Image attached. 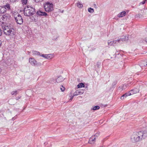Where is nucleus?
<instances>
[{"label": "nucleus", "instance_id": "obj_1", "mask_svg": "<svg viewBox=\"0 0 147 147\" xmlns=\"http://www.w3.org/2000/svg\"><path fill=\"white\" fill-rule=\"evenodd\" d=\"M147 137L146 131L134 132L131 136V141L133 142H137Z\"/></svg>", "mask_w": 147, "mask_h": 147}, {"label": "nucleus", "instance_id": "obj_2", "mask_svg": "<svg viewBox=\"0 0 147 147\" xmlns=\"http://www.w3.org/2000/svg\"><path fill=\"white\" fill-rule=\"evenodd\" d=\"M4 34L6 35L13 36L14 35V29L10 26H2Z\"/></svg>", "mask_w": 147, "mask_h": 147}, {"label": "nucleus", "instance_id": "obj_3", "mask_svg": "<svg viewBox=\"0 0 147 147\" xmlns=\"http://www.w3.org/2000/svg\"><path fill=\"white\" fill-rule=\"evenodd\" d=\"M34 8L30 6H26L24 9V15L26 16H30L33 15L35 13Z\"/></svg>", "mask_w": 147, "mask_h": 147}, {"label": "nucleus", "instance_id": "obj_4", "mask_svg": "<svg viewBox=\"0 0 147 147\" xmlns=\"http://www.w3.org/2000/svg\"><path fill=\"white\" fill-rule=\"evenodd\" d=\"M44 8L46 12H51L53 10V4H50L49 3H47L44 5Z\"/></svg>", "mask_w": 147, "mask_h": 147}, {"label": "nucleus", "instance_id": "obj_5", "mask_svg": "<svg viewBox=\"0 0 147 147\" xmlns=\"http://www.w3.org/2000/svg\"><path fill=\"white\" fill-rule=\"evenodd\" d=\"M10 9L9 4H7L3 6H0V14H3L5 13L7 10H9Z\"/></svg>", "mask_w": 147, "mask_h": 147}, {"label": "nucleus", "instance_id": "obj_6", "mask_svg": "<svg viewBox=\"0 0 147 147\" xmlns=\"http://www.w3.org/2000/svg\"><path fill=\"white\" fill-rule=\"evenodd\" d=\"M10 18V16L6 14L0 17V21L3 20V22L8 21Z\"/></svg>", "mask_w": 147, "mask_h": 147}, {"label": "nucleus", "instance_id": "obj_7", "mask_svg": "<svg viewBox=\"0 0 147 147\" xmlns=\"http://www.w3.org/2000/svg\"><path fill=\"white\" fill-rule=\"evenodd\" d=\"M15 19L17 23L19 24H21L23 22V20L22 17L19 14H18L17 16L15 17Z\"/></svg>", "mask_w": 147, "mask_h": 147}, {"label": "nucleus", "instance_id": "obj_8", "mask_svg": "<svg viewBox=\"0 0 147 147\" xmlns=\"http://www.w3.org/2000/svg\"><path fill=\"white\" fill-rule=\"evenodd\" d=\"M84 93V90L82 89L78 90H77L74 93V96H77L81 94Z\"/></svg>", "mask_w": 147, "mask_h": 147}, {"label": "nucleus", "instance_id": "obj_9", "mask_svg": "<svg viewBox=\"0 0 147 147\" xmlns=\"http://www.w3.org/2000/svg\"><path fill=\"white\" fill-rule=\"evenodd\" d=\"M128 39V38L127 36L126 37L123 36H122V38H121L117 39V41L119 42L120 43H122V42L123 41H127Z\"/></svg>", "mask_w": 147, "mask_h": 147}, {"label": "nucleus", "instance_id": "obj_10", "mask_svg": "<svg viewBox=\"0 0 147 147\" xmlns=\"http://www.w3.org/2000/svg\"><path fill=\"white\" fill-rule=\"evenodd\" d=\"M29 62L31 65L33 66H35L36 63L37 61L34 58H30L29 59Z\"/></svg>", "mask_w": 147, "mask_h": 147}, {"label": "nucleus", "instance_id": "obj_11", "mask_svg": "<svg viewBox=\"0 0 147 147\" xmlns=\"http://www.w3.org/2000/svg\"><path fill=\"white\" fill-rule=\"evenodd\" d=\"M139 90L137 88H136L133 90H131L130 91H129V96L135 93H136L139 92Z\"/></svg>", "mask_w": 147, "mask_h": 147}, {"label": "nucleus", "instance_id": "obj_12", "mask_svg": "<svg viewBox=\"0 0 147 147\" xmlns=\"http://www.w3.org/2000/svg\"><path fill=\"white\" fill-rule=\"evenodd\" d=\"M36 14L39 16H46L47 15V13L42 11L41 10L38 11L36 13Z\"/></svg>", "mask_w": 147, "mask_h": 147}, {"label": "nucleus", "instance_id": "obj_13", "mask_svg": "<svg viewBox=\"0 0 147 147\" xmlns=\"http://www.w3.org/2000/svg\"><path fill=\"white\" fill-rule=\"evenodd\" d=\"M95 141V138L94 137H92L89 139L88 143L90 144L94 143Z\"/></svg>", "mask_w": 147, "mask_h": 147}, {"label": "nucleus", "instance_id": "obj_14", "mask_svg": "<svg viewBox=\"0 0 147 147\" xmlns=\"http://www.w3.org/2000/svg\"><path fill=\"white\" fill-rule=\"evenodd\" d=\"M140 63L141 67H143L147 66V61H141Z\"/></svg>", "mask_w": 147, "mask_h": 147}, {"label": "nucleus", "instance_id": "obj_15", "mask_svg": "<svg viewBox=\"0 0 147 147\" xmlns=\"http://www.w3.org/2000/svg\"><path fill=\"white\" fill-rule=\"evenodd\" d=\"M126 14V12L125 11H122L119 13L117 16L119 18H122L124 16H125Z\"/></svg>", "mask_w": 147, "mask_h": 147}, {"label": "nucleus", "instance_id": "obj_16", "mask_svg": "<svg viewBox=\"0 0 147 147\" xmlns=\"http://www.w3.org/2000/svg\"><path fill=\"white\" fill-rule=\"evenodd\" d=\"M64 80V78L61 76L59 77L56 79V82L57 83H59L63 81Z\"/></svg>", "mask_w": 147, "mask_h": 147}, {"label": "nucleus", "instance_id": "obj_17", "mask_svg": "<svg viewBox=\"0 0 147 147\" xmlns=\"http://www.w3.org/2000/svg\"><path fill=\"white\" fill-rule=\"evenodd\" d=\"M54 57V55L53 54H49L46 55V58L47 59H51Z\"/></svg>", "mask_w": 147, "mask_h": 147}, {"label": "nucleus", "instance_id": "obj_18", "mask_svg": "<svg viewBox=\"0 0 147 147\" xmlns=\"http://www.w3.org/2000/svg\"><path fill=\"white\" fill-rule=\"evenodd\" d=\"M128 96H129V93H126L121 96V100H123L125 98L127 97Z\"/></svg>", "mask_w": 147, "mask_h": 147}, {"label": "nucleus", "instance_id": "obj_19", "mask_svg": "<svg viewBox=\"0 0 147 147\" xmlns=\"http://www.w3.org/2000/svg\"><path fill=\"white\" fill-rule=\"evenodd\" d=\"M32 52L33 54L35 55H40V53L39 52L35 51H32Z\"/></svg>", "mask_w": 147, "mask_h": 147}, {"label": "nucleus", "instance_id": "obj_20", "mask_svg": "<svg viewBox=\"0 0 147 147\" xmlns=\"http://www.w3.org/2000/svg\"><path fill=\"white\" fill-rule=\"evenodd\" d=\"M100 108V107L99 106H96L92 108L91 109L94 110H96L99 109Z\"/></svg>", "mask_w": 147, "mask_h": 147}, {"label": "nucleus", "instance_id": "obj_21", "mask_svg": "<svg viewBox=\"0 0 147 147\" xmlns=\"http://www.w3.org/2000/svg\"><path fill=\"white\" fill-rule=\"evenodd\" d=\"M136 17L137 18H143V16L142 14L140 13H138L136 15Z\"/></svg>", "mask_w": 147, "mask_h": 147}, {"label": "nucleus", "instance_id": "obj_22", "mask_svg": "<svg viewBox=\"0 0 147 147\" xmlns=\"http://www.w3.org/2000/svg\"><path fill=\"white\" fill-rule=\"evenodd\" d=\"M78 88H82V87H84V85L83 83H79L78 85Z\"/></svg>", "mask_w": 147, "mask_h": 147}, {"label": "nucleus", "instance_id": "obj_23", "mask_svg": "<svg viewBox=\"0 0 147 147\" xmlns=\"http://www.w3.org/2000/svg\"><path fill=\"white\" fill-rule=\"evenodd\" d=\"M56 82V80L54 78H52L50 79L49 82L52 84H53V83H55Z\"/></svg>", "mask_w": 147, "mask_h": 147}, {"label": "nucleus", "instance_id": "obj_24", "mask_svg": "<svg viewBox=\"0 0 147 147\" xmlns=\"http://www.w3.org/2000/svg\"><path fill=\"white\" fill-rule=\"evenodd\" d=\"M88 11L89 12L91 13H92L94 12V9L91 7L88 9Z\"/></svg>", "mask_w": 147, "mask_h": 147}, {"label": "nucleus", "instance_id": "obj_25", "mask_svg": "<svg viewBox=\"0 0 147 147\" xmlns=\"http://www.w3.org/2000/svg\"><path fill=\"white\" fill-rule=\"evenodd\" d=\"M77 6L79 8H81L83 7V5L82 4H81L80 2L77 3Z\"/></svg>", "mask_w": 147, "mask_h": 147}, {"label": "nucleus", "instance_id": "obj_26", "mask_svg": "<svg viewBox=\"0 0 147 147\" xmlns=\"http://www.w3.org/2000/svg\"><path fill=\"white\" fill-rule=\"evenodd\" d=\"M113 41H110V42H108V45H109L111 46V45H114V43L113 42Z\"/></svg>", "mask_w": 147, "mask_h": 147}, {"label": "nucleus", "instance_id": "obj_27", "mask_svg": "<svg viewBox=\"0 0 147 147\" xmlns=\"http://www.w3.org/2000/svg\"><path fill=\"white\" fill-rule=\"evenodd\" d=\"M41 64L40 63V62L38 63L37 62V63H36V64H35V66H41Z\"/></svg>", "mask_w": 147, "mask_h": 147}, {"label": "nucleus", "instance_id": "obj_28", "mask_svg": "<svg viewBox=\"0 0 147 147\" xmlns=\"http://www.w3.org/2000/svg\"><path fill=\"white\" fill-rule=\"evenodd\" d=\"M17 91H12L11 92V94L12 95H16L17 94Z\"/></svg>", "mask_w": 147, "mask_h": 147}, {"label": "nucleus", "instance_id": "obj_29", "mask_svg": "<svg viewBox=\"0 0 147 147\" xmlns=\"http://www.w3.org/2000/svg\"><path fill=\"white\" fill-rule=\"evenodd\" d=\"M113 42L114 43V45L115 44H118V43H120L119 42L117 41V39L113 41Z\"/></svg>", "mask_w": 147, "mask_h": 147}, {"label": "nucleus", "instance_id": "obj_30", "mask_svg": "<svg viewBox=\"0 0 147 147\" xmlns=\"http://www.w3.org/2000/svg\"><path fill=\"white\" fill-rule=\"evenodd\" d=\"M124 85H123V86H120L118 89H119V90H123V86H124Z\"/></svg>", "mask_w": 147, "mask_h": 147}, {"label": "nucleus", "instance_id": "obj_31", "mask_svg": "<svg viewBox=\"0 0 147 147\" xmlns=\"http://www.w3.org/2000/svg\"><path fill=\"white\" fill-rule=\"evenodd\" d=\"M60 89L62 92H63L65 90V88L62 86V88H61Z\"/></svg>", "mask_w": 147, "mask_h": 147}, {"label": "nucleus", "instance_id": "obj_32", "mask_svg": "<svg viewBox=\"0 0 147 147\" xmlns=\"http://www.w3.org/2000/svg\"><path fill=\"white\" fill-rule=\"evenodd\" d=\"M23 3L26 4L27 3V0H22Z\"/></svg>", "mask_w": 147, "mask_h": 147}, {"label": "nucleus", "instance_id": "obj_33", "mask_svg": "<svg viewBox=\"0 0 147 147\" xmlns=\"http://www.w3.org/2000/svg\"><path fill=\"white\" fill-rule=\"evenodd\" d=\"M43 0H35V2L38 3L39 2H41Z\"/></svg>", "mask_w": 147, "mask_h": 147}, {"label": "nucleus", "instance_id": "obj_34", "mask_svg": "<svg viewBox=\"0 0 147 147\" xmlns=\"http://www.w3.org/2000/svg\"><path fill=\"white\" fill-rule=\"evenodd\" d=\"M145 3H146V2L144 1H144H142V2H141V3H140V4L141 5V4H142L143 5Z\"/></svg>", "mask_w": 147, "mask_h": 147}, {"label": "nucleus", "instance_id": "obj_35", "mask_svg": "<svg viewBox=\"0 0 147 147\" xmlns=\"http://www.w3.org/2000/svg\"><path fill=\"white\" fill-rule=\"evenodd\" d=\"M46 55H44V54H42V55H41L40 54V56H42V57H43L46 58Z\"/></svg>", "mask_w": 147, "mask_h": 147}, {"label": "nucleus", "instance_id": "obj_36", "mask_svg": "<svg viewBox=\"0 0 147 147\" xmlns=\"http://www.w3.org/2000/svg\"><path fill=\"white\" fill-rule=\"evenodd\" d=\"M143 40L146 42L147 43V37L143 39Z\"/></svg>", "mask_w": 147, "mask_h": 147}, {"label": "nucleus", "instance_id": "obj_37", "mask_svg": "<svg viewBox=\"0 0 147 147\" xmlns=\"http://www.w3.org/2000/svg\"><path fill=\"white\" fill-rule=\"evenodd\" d=\"M74 95H73V96H72L71 98L69 100V101H71L73 99L74 97Z\"/></svg>", "mask_w": 147, "mask_h": 147}, {"label": "nucleus", "instance_id": "obj_38", "mask_svg": "<svg viewBox=\"0 0 147 147\" xmlns=\"http://www.w3.org/2000/svg\"><path fill=\"white\" fill-rule=\"evenodd\" d=\"M2 32L1 28H0V36L2 35Z\"/></svg>", "mask_w": 147, "mask_h": 147}, {"label": "nucleus", "instance_id": "obj_39", "mask_svg": "<svg viewBox=\"0 0 147 147\" xmlns=\"http://www.w3.org/2000/svg\"><path fill=\"white\" fill-rule=\"evenodd\" d=\"M94 7L96 8H97V7L96 5L95 4H94Z\"/></svg>", "mask_w": 147, "mask_h": 147}, {"label": "nucleus", "instance_id": "obj_40", "mask_svg": "<svg viewBox=\"0 0 147 147\" xmlns=\"http://www.w3.org/2000/svg\"><path fill=\"white\" fill-rule=\"evenodd\" d=\"M130 80L131 81H132V80H133V79L132 78H129V81Z\"/></svg>", "mask_w": 147, "mask_h": 147}, {"label": "nucleus", "instance_id": "obj_41", "mask_svg": "<svg viewBox=\"0 0 147 147\" xmlns=\"http://www.w3.org/2000/svg\"><path fill=\"white\" fill-rule=\"evenodd\" d=\"M20 98V97H18V98H16V100H18V99H19V98Z\"/></svg>", "mask_w": 147, "mask_h": 147}, {"label": "nucleus", "instance_id": "obj_42", "mask_svg": "<svg viewBox=\"0 0 147 147\" xmlns=\"http://www.w3.org/2000/svg\"><path fill=\"white\" fill-rule=\"evenodd\" d=\"M130 36H131V37H133L134 36H132V34H131L130 35Z\"/></svg>", "mask_w": 147, "mask_h": 147}, {"label": "nucleus", "instance_id": "obj_43", "mask_svg": "<svg viewBox=\"0 0 147 147\" xmlns=\"http://www.w3.org/2000/svg\"><path fill=\"white\" fill-rule=\"evenodd\" d=\"M1 40H0V46H1Z\"/></svg>", "mask_w": 147, "mask_h": 147}, {"label": "nucleus", "instance_id": "obj_44", "mask_svg": "<svg viewBox=\"0 0 147 147\" xmlns=\"http://www.w3.org/2000/svg\"><path fill=\"white\" fill-rule=\"evenodd\" d=\"M116 82H113V84H114V85H115V84H116Z\"/></svg>", "mask_w": 147, "mask_h": 147}, {"label": "nucleus", "instance_id": "obj_45", "mask_svg": "<svg viewBox=\"0 0 147 147\" xmlns=\"http://www.w3.org/2000/svg\"><path fill=\"white\" fill-rule=\"evenodd\" d=\"M12 120H15V119L14 118V117L12 118Z\"/></svg>", "mask_w": 147, "mask_h": 147}, {"label": "nucleus", "instance_id": "obj_46", "mask_svg": "<svg viewBox=\"0 0 147 147\" xmlns=\"http://www.w3.org/2000/svg\"><path fill=\"white\" fill-rule=\"evenodd\" d=\"M145 30L146 31V32H147V27L146 28Z\"/></svg>", "mask_w": 147, "mask_h": 147}, {"label": "nucleus", "instance_id": "obj_47", "mask_svg": "<svg viewBox=\"0 0 147 147\" xmlns=\"http://www.w3.org/2000/svg\"><path fill=\"white\" fill-rule=\"evenodd\" d=\"M99 65H99V64H97V65L98 67H99Z\"/></svg>", "mask_w": 147, "mask_h": 147}, {"label": "nucleus", "instance_id": "obj_48", "mask_svg": "<svg viewBox=\"0 0 147 147\" xmlns=\"http://www.w3.org/2000/svg\"><path fill=\"white\" fill-rule=\"evenodd\" d=\"M131 7L132 8H134V7L133 6H131Z\"/></svg>", "mask_w": 147, "mask_h": 147}, {"label": "nucleus", "instance_id": "obj_49", "mask_svg": "<svg viewBox=\"0 0 147 147\" xmlns=\"http://www.w3.org/2000/svg\"><path fill=\"white\" fill-rule=\"evenodd\" d=\"M144 1L146 2L147 1V0H144Z\"/></svg>", "mask_w": 147, "mask_h": 147}, {"label": "nucleus", "instance_id": "obj_50", "mask_svg": "<svg viewBox=\"0 0 147 147\" xmlns=\"http://www.w3.org/2000/svg\"><path fill=\"white\" fill-rule=\"evenodd\" d=\"M70 94H69V96H70V97H71V96H70Z\"/></svg>", "mask_w": 147, "mask_h": 147}]
</instances>
